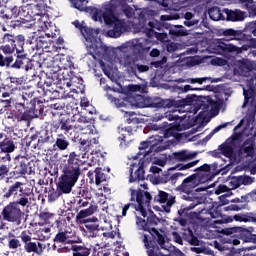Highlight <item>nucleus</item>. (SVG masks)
Returning a JSON list of instances; mask_svg holds the SVG:
<instances>
[{
  "label": "nucleus",
  "instance_id": "obj_46",
  "mask_svg": "<svg viewBox=\"0 0 256 256\" xmlns=\"http://www.w3.org/2000/svg\"><path fill=\"white\" fill-rule=\"evenodd\" d=\"M240 177V185H251L253 184V178L249 176H239Z\"/></svg>",
  "mask_w": 256,
  "mask_h": 256
},
{
  "label": "nucleus",
  "instance_id": "obj_47",
  "mask_svg": "<svg viewBox=\"0 0 256 256\" xmlns=\"http://www.w3.org/2000/svg\"><path fill=\"white\" fill-rule=\"evenodd\" d=\"M98 205L104 213H107V210L109 209V203H107V200L105 198L99 200Z\"/></svg>",
  "mask_w": 256,
  "mask_h": 256
},
{
  "label": "nucleus",
  "instance_id": "obj_60",
  "mask_svg": "<svg viewBox=\"0 0 256 256\" xmlns=\"http://www.w3.org/2000/svg\"><path fill=\"white\" fill-rule=\"evenodd\" d=\"M61 65H59L57 62L53 64V66L50 68L51 73H59L61 71Z\"/></svg>",
  "mask_w": 256,
  "mask_h": 256
},
{
  "label": "nucleus",
  "instance_id": "obj_33",
  "mask_svg": "<svg viewBox=\"0 0 256 256\" xmlns=\"http://www.w3.org/2000/svg\"><path fill=\"white\" fill-rule=\"evenodd\" d=\"M36 236L39 241H47L51 237V228L43 227L36 231Z\"/></svg>",
  "mask_w": 256,
  "mask_h": 256
},
{
  "label": "nucleus",
  "instance_id": "obj_57",
  "mask_svg": "<svg viewBox=\"0 0 256 256\" xmlns=\"http://www.w3.org/2000/svg\"><path fill=\"white\" fill-rule=\"evenodd\" d=\"M223 35L225 37H235V35H237V31L233 30V29H227L223 32Z\"/></svg>",
  "mask_w": 256,
  "mask_h": 256
},
{
  "label": "nucleus",
  "instance_id": "obj_28",
  "mask_svg": "<svg viewBox=\"0 0 256 256\" xmlns=\"http://www.w3.org/2000/svg\"><path fill=\"white\" fill-rule=\"evenodd\" d=\"M17 193H23V183L16 182L12 186L9 187L8 192L4 194L6 199H9L12 195H17Z\"/></svg>",
  "mask_w": 256,
  "mask_h": 256
},
{
  "label": "nucleus",
  "instance_id": "obj_13",
  "mask_svg": "<svg viewBox=\"0 0 256 256\" xmlns=\"http://www.w3.org/2000/svg\"><path fill=\"white\" fill-rule=\"evenodd\" d=\"M121 51H133V53H143L151 49V42L146 38H138L128 41L120 47Z\"/></svg>",
  "mask_w": 256,
  "mask_h": 256
},
{
  "label": "nucleus",
  "instance_id": "obj_10",
  "mask_svg": "<svg viewBox=\"0 0 256 256\" xmlns=\"http://www.w3.org/2000/svg\"><path fill=\"white\" fill-rule=\"evenodd\" d=\"M105 91L107 92V97L109 101L115 104V106L118 109H121V107H136L137 109H143L145 107V104L143 103V96L141 94H136L135 98H128V100H121L114 97L115 90H112L111 87L105 86Z\"/></svg>",
  "mask_w": 256,
  "mask_h": 256
},
{
  "label": "nucleus",
  "instance_id": "obj_63",
  "mask_svg": "<svg viewBox=\"0 0 256 256\" xmlns=\"http://www.w3.org/2000/svg\"><path fill=\"white\" fill-rule=\"evenodd\" d=\"M159 55H161V52L156 48L150 51V57H159Z\"/></svg>",
  "mask_w": 256,
  "mask_h": 256
},
{
  "label": "nucleus",
  "instance_id": "obj_19",
  "mask_svg": "<svg viewBox=\"0 0 256 256\" xmlns=\"http://www.w3.org/2000/svg\"><path fill=\"white\" fill-rule=\"evenodd\" d=\"M10 67L13 69H25V71H30L32 69L33 65L31 64V60L27 58V55H17V58L15 60V63L12 65L10 64Z\"/></svg>",
  "mask_w": 256,
  "mask_h": 256
},
{
  "label": "nucleus",
  "instance_id": "obj_15",
  "mask_svg": "<svg viewBox=\"0 0 256 256\" xmlns=\"http://www.w3.org/2000/svg\"><path fill=\"white\" fill-rule=\"evenodd\" d=\"M237 187H241L240 176L232 178L229 181L228 186L227 185L218 186L217 189L215 190V193L216 195H221V193H226L224 194V197H231V195H233L231 191H233L234 189H237Z\"/></svg>",
  "mask_w": 256,
  "mask_h": 256
},
{
  "label": "nucleus",
  "instance_id": "obj_12",
  "mask_svg": "<svg viewBox=\"0 0 256 256\" xmlns=\"http://www.w3.org/2000/svg\"><path fill=\"white\" fill-rule=\"evenodd\" d=\"M119 224V219L116 216L110 215L109 213H102L100 215V225L97 224H90L86 227L91 231H111L113 227H117Z\"/></svg>",
  "mask_w": 256,
  "mask_h": 256
},
{
  "label": "nucleus",
  "instance_id": "obj_27",
  "mask_svg": "<svg viewBox=\"0 0 256 256\" xmlns=\"http://www.w3.org/2000/svg\"><path fill=\"white\" fill-rule=\"evenodd\" d=\"M120 136H119V140L121 141L120 142V147L122 149H125L127 147V143H126V140L127 137H131V135H133V128H131V126H128L126 128H122L120 131Z\"/></svg>",
  "mask_w": 256,
  "mask_h": 256
},
{
  "label": "nucleus",
  "instance_id": "obj_23",
  "mask_svg": "<svg viewBox=\"0 0 256 256\" xmlns=\"http://www.w3.org/2000/svg\"><path fill=\"white\" fill-rule=\"evenodd\" d=\"M119 63L120 65H122V67H125V69H127L128 73H132L133 69L135 68V65L137 64L135 62V58L130 55H123L119 59Z\"/></svg>",
  "mask_w": 256,
  "mask_h": 256
},
{
  "label": "nucleus",
  "instance_id": "obj_38",
  "mask_svg": "<svg viewBox=\"0 0 256 256\" xmlns=\"http://www.w3.org/2000/svg\"><path fill=\"white\" fill-rule=\"evenodd\" d=\"M151 67L149 65H144V64H135L133 70L131 73L137 77L139 73H147Z\"/></svg>",
  "mask_w": 256,
  "mask_h": 256
},
{
  "label": "nucleus",
  "instance_id": "obj_6",
  "mask_svg": "<svg viewBox=\"0 0 256 256\" xmlns=\"http://www.w3.org/2000/svg\"><path fill=\"white\" fill-rule=\"evenodd\" d=\"M170 145L169 142L163 139V136H152L148 141L142 142L139 146L140 153L132 157L135 162L130 164V183H137V181H143L145 179L143 168L147 164V161H149L150 153H153V151L154 153L165 151Z\"/></svg>",
  "mask_w": 256,
  "mask_h": 256
},
{
  "label": "nucleus",
  "instance_id": "obj_17",
  "mask_svg": "<svg viewBox=\"0 0 256 256\" xmlns=\"http://www.w3.org/2000/svg\"><path fill=\"white\" fill-rule=\"evenodd\" d=\"M232 233H239L241 239L245 243H256V235L251 234V232L243 227H234L227 230V234L231 235Z\"/></svg>",
  "mask_w": 256,
  "mask_h": 256
},
{
  "label": "nucleus",
  "instance_id": "obj_51",
  "mask_svg": "<svg viewBox=\"0 0 256 256\" xmlns=\"http://www.w3.org/2000/svg\"><path fill=\"white\" fill-rule=\"evenodd\" d=\"M179 49V44L172 42L167 45V51L169 53H173V51H177Z\"/></svg>",
  "mask_w": 256,
  "mask_h": 256
},
{
  "label": "nucleus",
  "instance_id": "obj_37",
  "mask_svg": "<svg viewBox=\"0 0 256 256\" xmlns=\"http://www.w3.org/2000/svg\"><path fill=\"white\" fill-rule=\"evenodd\" d=\"M0 149L3 153H13L15 151V144H13V141L0 142Z\"/></svg>",
  "mask_w": 256,
  "mask_h": 256
},
{
  "label": "nucleus",
  "instance_id": "obj_25",
  "mask_svg": "<svg viewBox=\"0 0 256 256\" xmlns=\"http://www.w3.org/2000/svg\"><path fill=\"white\" fill-rule=\"evenodd\" d=\"M72 256H89L91 255V249L81 245H70Z\"/></svg>",
  "mask_w": 256,
  "mask_h": 256
},
{
  "label": "nucleus",
  "instance_id": "obj_30",
  "mask_svg": "<svg viewBox=\"0 0 256 256\" xmlns=\"http://www.w3.org/2000/svg\"><path fill=\"white\" fill-rule=\"evenodd\" d=\"M55 145L60 149V151H65L67 147H69V140L65 135L59 134L56 138Z\"/></svg>",
  "mask_w": 256,
  "mask_h": 256
},
{
  "label": "nucleus",
  "instance_id": "obj_50",
  "mask_svg": "<svg viewBox=\"0 0 256 256\" xmlns=\"http://www.w3.org/2000/svg\"><path fill=\"white\" fill-rule=\"evenodd\" d=\"M12 203H17V207H19V205H21L22 207H26V205H29V198L22 197L19 199V201L12 202Z\"/></svg>",
  "mask_w": 256,
  "mask_h": 256
},
{
  "label": "nucleus",
  "instance_id": "obj_58",
  "mask_svg": "<svg viewBox=\"0 0 256 256\" xmlns=\"http://www.w3.org/2000/svg\"><path fill=\"white\" fill-rule=\"evenodd\" d=\"M19 240H17V239H11L10 241H9V247H10V249H17L18 247H19Z\"/></svg>",
  "mask_w": 256,
  "mask_h": 256
},
{
  "label": "nucleus",
  "instance_id": "obj_45",
  "mask_svg": "<svg viewBox=\"0 0 256 256\" xmlns=\"http://www.w3.org/2000/svg\"><path fill=\"white\" fill-rule=\"evenodd\" d=\"M3 43H8V45H15V36L11 34H5L3 36Z\"/></svg>",
  "mask_w": 256,
  "mask_h": 256
},
{
  "label": "nucleus",
  "instance_id": "obj_5",
  "mask_svg": "<svg viewBox=\"0 0 256 256\" xmlns=\"http://www.w3.org/2000/svg\"><path fill=\"white\" fill-rule=\"evenodd\" d=\"M73 7L78 9V11H85L89 13L93 21H98L99 23H105L110 28L107 32L108 37L117 39L121 37L125 31H127V26L125 22L118 20L113 14V2L106 3L102 8H97L95 6L87 7V0H70Z\"/></svg>",
  "mask_w": 256,
  "mask_h": 256
},
{
  "label": "nucleus",
  "instance_id": "obj_3",
  "mask_svg": "<svg viewBox=\"0 0 256 256\" xmlns=\"http://www.w3.org/2000/svg\"><path fill=\"white\" fill-rule=\"evenodd\" d=\"M131 201H135L134 204H126L122 209V216L127 215L130 207H134L136 215V225L138 229L146 231L143 235V243L149 254V249H159L155 246V239L160 245L161 249L169 251L171 249V243L165 238V234L159 233L154 228H149V222L145 218H149L151 215V194L149 192H143L135 188H130ZM131 205V206H130ZM143 217V218H141Z\"/></svg>",
  "mask_w": 256,
  "mask_h": 256
},
{
  "label": "nucleus",
  "instance_id": "obj_18",
  "mask_svg": "<svg viewBox=\"0 0 256 256\" xmlns=\"http://www.w3.org/2000/svg\"><path fill=\"white\" fill-rule=\"evenodd\" d=\"M158 201L162 204L164 211H166V213H170L171 207L175 205V196L159 191Z\"/></svg>",
  "mask_w": 256,
  "mask_h": 256
},
{
  "label": "nucleus",
  "instance_id": "obj_42",
  "mask_svg": "<svg viewBox=\"0 0 256 256\" xmlns=\"http://www.w3.org/2000/svg\"><path fill=\"white\" fill-rule=\"evenodd\" d=\"M197 163H199V161H193L190 162L188 164H180L177 166L178 171H185L187 169H191V167H195V165H197Z\"/></svg>",
  "mask_w": 256,
  "mask_h": 256
},
{
  "label": "nucleus",
  "instance_id": "obj_1",
  "mask_svg": "<svg viewBox=\"0 0 256 256\" xmlns=\"http://www.w3.org/2000/svg\"><path fill=\"white\" fill-rule=\"evenodd\" d=\"M241 75L244 77H251L247 88H243L244 104L243 109H247L246 116L234 128V135L229 138L224 145L221 146L220 153L226 157L228 161H233V150L235 147L241 145V141L248 138L244 144L243 149L248 157H252L256 161V70L251 66V62L246 61L240 64Z\"/></svg>",
  "mask_w": 256,
  "mask_h": 256
},
{
  "label": "nucleus",
  "instance_id": "obj_29",
  "mask_svg": "<svg viewBox=\"0 0 256 256\" xmlns=\"http://www.w3.org/2000/svg\"><path fill=\"white\" fill-rule=\"evenodd\" d=\"M251 201H256V189L241 196V198L233 200L234 203H251Z\"/></svg>",
  "mask_w": 256,
  "mask_h": 256
},
{
  "label": "nucleus",
  "instance_id": "obj_24",
  "mask_svg": "<svg viewBox=\"0 0 256 256\" xmlns=\"http://www.w3.org/2000/svg\"><path fill=\"white\" fill-rule=\"evenodd\" d=\"M244 3H246L245 6L250 13H254V15H256V0H244ZM248 27L254 37H256V22H251Z\"/></svg>",
  "mask_w": 256,
  "mask_h": 256
},
{
  "label": "nucleus",
  "instance_id": "obj_54",
  "mask_svg": "<svg viewBox=\"0 0 256 256\" xmlns=\"http://www.w3.org/2000/svg\"><path fill=\"white\" fill-rule=\"evenodd\" d=\"M212 65H219V66H223L227 64V61H225L224 59L221 58H214L211 61Z\"/></svg>",
  "mask_w": 256,
  "mask_h": 256
},
{
  "label": "nucleus",
  "instance_id": "obj_14",
  "mask_svg": "<svg viewBox=\"0 0 256 256\" xmlns=\"http://www.w3.org/2000/svg\"><path fill=\"white\" fill-rule=\"evenodd\" d=\"M2 217L4 221L9 223H18L21 221V208L17 206V203H9L2 211Z\"/></svg>",
  "mask_w": 256,
  "mask_h": 256
},
{
  "label": "nucleus",
  "instance_id": "obj_62",
  "mask_svg": "<svg viewBox=\"0 0 256 256\" xmlns=\"http://www.w3.org/2000/svg\"><path fill=\"white\" fill-rule=\"evenodd\" d=\"M17 55H27L25 54V50L23 49V42H20V45L16 47Z\"/></svg>",
  "mask_w": 256,
  "mask_h": 256
},
{
  "label": "nucleus",
  "instance_id": "obj_64",
  "mask_svg": "<svg viewBox=\"0 0 256 256\" xmlns=\"http://www.w3.org/2000/svg\"><path fill=\"white\" fill-rule=\"evenodd\" d=\"M80 105L81 107H89V100H87V98H82Z\"/></svg>",
  "mask_w": 256,
  "mask_h": 256
},
{
  "label": "nucleus",
  "instance_id": "obj_61",
  "mask_svg": "<svg viewBox=\"0 0 256 256\" xmlns=\"http://www.w3.org/2000/svg\"><path fill=\"white\" fill-rule=\"evenodd\" d=\"M78 208L81 209V207H89V202H87L85 199H79L77 201Z\"/></svg>",
  "mask_w": 256,
  "mask_h": 256
},
{
  "label": "nucleus",
  "instance_id": "obj_59",
  "mask_svg": "<svg viewBox=\"0 0 256 256\" xmlns=\"http://www.w3.org/2000/svg\"><path fill=\"white\" fill-rule=\"evenodd\" d=\"M160 19L161 21H173L175 19H179V16L162 15Z\"/></svg>",
  "mask_w": 256,
  "mask_h": 256
},
{
  "label": "nucleus",
  "instance_id": "obj_36",
  "mask_svg": "<svg viewBox=\"0 0 256 256\" xmlns=\"http://www.w3.org/2000/svg\"><path fill=\"white\" fill-rule=\"evenodd\" d=\"M209 17L210 19H212V21H220V19H225V16H223V13H221V10L219 8L210 9Z\"/></svg>",
  "mask_w": 256,
  "mask_h": 256
},
{
  "label": "nucleus",
  "instance_id": "obj_55",
  "mask_svg": "<svg viewBox=\"0 0 256 256\" xmlns=\"http://www.w3.org/2000/svg\"><path fill=\"white\" fill-rule=\"evenodd\" d=\"M211 170V168L209 167V165L204 164L201 167L197 168V171H202V176L207 175V173H209V171Z\"/></svg>",
  "mask_w": 256,
  "mask_h": 256
},
{
  "label": "nucleus",
  "instance_id": "obj_16",
  "mask_svg": "<svg viewBox=\"0 0 256 256\" xmlns=\"http://www.w3.org/2000/svg\"><path fill=\"white\" fill-rule=\"evenodd\" d=\"M240 243H241V241H239V239H237L233 236L226 235L223 238V242H221V243H219L217 241L215 242V248L221 252L231 251V249H233L234 245H239Z\"/></svg>",
  "mask_w": 256,
  "mask_h": 256
},
{
  "label": "nucleus",
  "instance_id": "obj_31",
  "mask_svg": "<svg viewBox=\"0 0 256 256\" xmlns=\"http://www.w3.org/2000/svg\"><path fill=\"white\" fill-rule=\"evenodd\" d=\"M89 118L83 116L81 113H77L74 114L72 117V121L74 123L73 127L74 129H76L77 131L79 130V128L88 121Z\"/></svg>",
  "mask_w": 256,
  "mask_h": 256
},
{
  "label": "nucleus",
  "instance_id": "obj_7",
  "mask_svg": "<svg viewBox=\"0 0 256 256\" xmlns=\"http://www.w3.org/2000/svg\"><path fill=\"white\" fill-rule=\"evenodd\" d=\"M80 31L86 41L85 45L88 51L85 59L91 57L93 61H99L102 65L115 61V49L108 47L101 41L99 29L82 26Z\"/></svg>",
  "mask_w": 256,
  "mask_h": 256
},
{
  "label": "nucleus",
  "instance_id": "obj_2",
  "mask_svg": "<svg viewBox=\"0 0 256 256\" xmlns=\"http://www.w3.org/2000/svg\"><path fill=\"white\" fill-rule=\"evenodd\" d=\"M223 105V99L212 96L206 103L197 101V96H191L186 99L179 100V106L172 112H166L165 117L169 121H175L173 123L164 122L162 129L164 131V139L169 137H177L178 131L183 129H190L195 124V116L197 113L203 116L207 113L212 115H218L219 110ZM193 114V115H191Z\"/></svg>",
  "mask_w": 256,
  "mask_h": 256
},
{
  "label": "nucleus",
  "instance_id": "obj_11",
  "mask_svg": "<svg viewBox=\"0 0 256 256\" xmlns=\"http://www.w3.org/2000/svg\"><path fill=\"white\" fill-rule=\"evenodd\" d=\"M211 49L212 53L222 55V57H226V59H229L231 55H239V53H241V48L231 43H225L223 40H216Z\"/></svg>",
  "mask_w": 256,
  "mask_h": 256
},
{
  "label": "nucleus",
  "instance_id": "obj_56",
  "mask_svg": "<svg viewBox=\"0 0 256 256\" xmlns=\"http://www.w3.org/2000/svg\"><path fill=\"white\" fill-rule=\"evenodd\" d=\"M172 237L175 243H178L179 245H183V238H181V236L177 232H173Z\"/></svg>",
  "mask_w": 256,
  "mask_h": 256
},
{
  "label": "nucleus",
  "instance_id": "obj_22",
  "mask_svg": "<svg viewBox=\"0 0 256 256\" xmlns=\"http://www.w3.org/2000/svg\"><path fill=\"white\" fill-rule=\"evenodd\" d=\"M24 249L27 253H35L36 255H43V251H45V245L43 243H35L30 242L24 245Z\"/></svg>",
  "mask_w": 256,
  "mask_h": 256
},
{
  "label": "nucleus",
  "instance_id": "obj_49",
  "mask_svg": "<svg viewBox=\"0 0 256 256\" xmlns=\"http://www.w3.org/2000/svg\"><path fill=\"white\" fill-rule=\"evenodd\" d=\"M123 11H124L126 17H128V19H131V17H133V15H135V10H133V8H131L129 6H124Z\"/></svg>",
  "mask_w": 256,
  "mask_h": 256
},
{
  "label": "nucleus",
  "instance_id": "obj_48",
  "mask_svg": "<svg viewBox=\"0 0 256 256\" xmlns=\"http://www.w3.org/2000/svg\"><path fill=\"white\" fill-rule=\"evenodd\" d=\"M9 174V168L7 165H0V179H5Z\"/></svg>",
  "mask_w": 256,
  "mask_h": 256
},
{
  "label": "nucleus",
  "instance_id": "obj_39",
  "mask_svg": "<svg viewBox=\"0 0 256 256\" xmlns=\"http://www.w3.org/2000/svg\"><path fill=\"white\" fill-rule=\"evenodd\" d=\"M11 63H13V56L4 57L0 54V67H11Z\"/></svg>",
  "mask_w": 256,
  "mask_h": 256
},
{
  "label": "nucleus",
  "instance_id": "obj_40",
  "mask_svg": "<svg viewBox=\"0 0 256 256\" xmlns=\"http://www.w3.org/2000/svg\"><path fill=\"white\" fill-rule=\"evenodd\" d=\"M60 67L62 69H71V67H73V62L71 61V58L66 57L60 60Z\"/></svg>",
  "mask_w": 256,
  "mask_h": 256
},
{
  "label": "nucleus",
  "instance_id": "obj_41",
  "mask_svg": "<svg viewBox=\"0 0 256 256\" xmlns=\"http://www.w3.org/2000/svg\"><path fill=\"white\" fill-rule=\"evenodd\" d=\"M67 239H69L67 232H60L55 236L54 241L56 243H66Z\"/></svg>",
  "mask_w": 256,
  "mask_h": 256
},
{
  "label": "nucleus",
  "instance_id": "obj_21",
  "mask_svg": "<svg viewBox=\"0 0 256 256\" xmlns=\"http://www.w3.org/2000/svg\"><path fill=\"white\" fill-rule=\"evenodd\" d=\"M222 13L226 15L228 21H244L245 17H247V13L241 10L224 9Z\"/></svg>",
  "mask_w": 256,
  "mask_h": 256
},
{
  "label": "nucleus",
  "instance_id": "obj_26",
  "mask_svg": "<svg viewBox=\"0 0 256 256\" xmlns=\"http://www.w3.org/2000/svg\"><path fill=\"white\" fill-rule=\"evenodd\" d=\"M174 159L176 161H191V159H195L196 153L190 152L189 150H182L179 152H175Z\"/></svg>",
  "mask_w": 256,
  "mask_h": 256
},
{
  "label": "nucleus",
  "instance_id": "obj_52",
  "mask_svg": "<svg viewBox=\"0 0 256 256\" xmlns=\"http://www.w3.org/2000/svg\"><path fill=\"white\" fill-rule=\"evenodd\" d=\"M130 91H132V93H143L144 88L140 85H131Z\"/></svg>",
  "mask_w": 256,
  "mask_h": 256
},
{
  "label": "nucleus",
  "instance_id": "obj_4",
  "mask_svg": "<svg viewBox=\"0 0 256 256\" xmlns=\"http://www.w3.org/2000/svg\"><path fill=\"white\" fill-rule=\"evenodd\" d=\"M205 181H207V178L202 181L200 175H191L183 180L180 185V191L184 193L182 199H184V201H190L191 204L182 210L181 215H187V211H191V209H195L197 205H200V211L198 213L195 212L197 219H199L205 227H208V229H217L218 225L224 223L222 218L219 219L221 212L217 211L213 204H209L208 207L205 208V205L201 203L199 197L193 195V189L199 187L201 183H205Z\"/></svg>",
  "mask_w": 256,
  "mask_h": 256
},
{
  "label": "nucleus",
  "instance_id": "obj_35",
  "mask_svg": "<svg viewBox=\"0 0 256 256\" xmlns=\"http://www.w3.org/2000/svg\"><path fill=\"white\" fill-rule=\"evenodd\" d=\"M95 211H97V207L95 206H89V208L81 210L76 218L77 219H85V217H89L91 215H93V213H95Z\"/></svg>",
  "mask_w": 256,
  "mask_h": 256
},
{
  "label": "nucleus",
  "instance_id": "obj_9",
  "mask_svg": "<svg viewBox=\"0 0 256 256\" xmlns=\"http://www.w3.org/2000/svg\"><path fill=\"white\" fill-rule=\"evenodd\" d=\"M122 22L127 27V30H124V31H129V29H131V26L132 27L135 26L136 29H138L139 33H145L147 37H155V39L162 42H165L168 40L167 34L158 33L157 31H155V29H158L156 21H149V22L140 21L138 26L137 24H127L125 20H123Z\"/></svg>",
  "mask_w": 256,
  "mask_h": 256
},
{
  "label": "nucleus",
  "instance_id": "obj_34",
  "mask_svg": "<svg viewBox=\"0 0 256 256\" xmlns=\"http://www.w3.org/2000/svg\"><path fill=\"white\" fill-rule=\"evenodd\" d=\"M105 181H106V177H105V174L101 171V170H99V169H97L96 171H95V183H96V186L98 187V189L101 191V185H105L104 183H105Z\"/></svg>",
  "mask_w": 256,
  "mask_h": 256
},
{
  "label": "nucleus",
  "instance_id": "obj_8",
  "mask_svg": "<svg viewBox=\"0 0 256 256\" xmlns=\"http://www.w3.org/2000/svg\"><path fill=\"white\" fill-rule=\"evenodd\" d=\"M81 175V168L79 166V159L75 152L70 153L68 159V167L64 168L63 174L58 179V189L61 193H70L75 187V183L79 181Z\"/></svg>",
  "mask_w": 256,
  "mask_h": 256
},
{
  "label": "nucleus",
  "instance_id": "obj_44",
  "mask_svg": "<svg viewBox=\"0 0 256 256\" xmlns=\"http://www.w3.org/2000/svg\"><path fill=\"white\" fill-rule=\"evenodd\" d=\"M211 78L209 77H203V78H190L188 79V83H198L199 85H203V83H205V81H210Z\"/></svg>",
  "mask_w": 256,
  "mask_h": 256
},
{
  "label": "nucleus",
  "instance_id": "obj_53",
  "mask_svg": "<svg viewBox=\"0 0 256 256\" xmlns=\"http://www.w3.org/2000/svg\"><path fill=\"white\" fill-rule=\"evenodd\" d=\"M20 237L24 242V245H28V243H31V236H29L27 232H22Z\"/></svg>",
  "mask_w": 256,
  "mask_h": 256
},
{
  "label": "nucleus",
  "instance_id": "obj_20",
  "mask_svg": "<svg viewBox=\"0 0 256 256\" xmlns=\"http://www.w3.org/2000/svg\"><path fill=\"white\" fill-rule=\"evenodd\" d=\"M80 145L82 147H84V151H86V153L90 152V159H93V153H95V147H97V145H99V138L97 137H93V138H89L87 140L85 139H80Z\"/></svg>",
  "mask_w": 256,
  "mask_h": 256
},
{
  "label": "nucleus",
  "instance_id": "obj_43",
  "mask_svg": "<svg viewBox=\"0 0 256 256\" xmlns=\"http://www.w3.org/2000/svg\"><path fill=\"white\" fill-rule=\"evenodd\" d=\"M2 51L5 55H11L15 51V44H6L2 47Z\"/></svg>",
  "mask_w": 256,
  "mask_h": 256
},
{
  "label": "nucleus",
  "instance_id": "obj_32",
  "mask_svg": "<svg viewBox=\"0 0 256 256\" xmlns=\"http://www.w3.org/2000/svg\"><path fill=\"white\" fill-rule=\"evenodd\" d=\"M78 131H81L84 135H93L96 133L97 130H95V126L91 123V120L88 119L87 122H85Z\"/></svg>",
  "mask_w": 256,
  "mask_h": 256
}]
</instances>
